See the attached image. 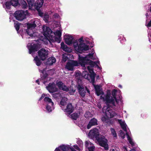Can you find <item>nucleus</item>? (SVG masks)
<instances>
[{"label": "nucleus", "instance_id": "f257e3e1", "mask_svg": "<svg viewBox=\"0 0 151 151\" xmlns=\"http://www.w3.org/2000/svg\"><path fill=\"white\" fill-rule=\"evenodd\" d=\"M94 53L89 54L88 55L85 57H82L80 55H78V59L79 62L76 61L71 60L68 62L65 66V68L69 70H73L74 69V67L77 66L80 64L83 68L84 69H86V68L91 73L90 75L86 71H83L82 73V76L85 79L88 80H90L89 78H91L90 82L93 84L94 83L95 73L93 72V67L96 65L98 68H99V67L98 66L97 64L99 63V61L97 62H93L88 58H89L92 60L95 59L93 57Z\"/></svg>", "mask_w": 151, "mask_h": 151}, {"label": "nucleus", "instance_id": "f03ea898", "mask_svg": "<svg viewBox=\"0 0 151 151\" xmlns=\"http://www.w3.org/2000/svg\"><path fill=\"white\" fill-rule=\"evenodd\" d=\"M96 93L97 96L101 95L100 99L103 100L107 105H111L115 106V102L118 103V101L116 98L117 91L114 89L112 91V96H111L110 92H108L106 94H104V93L100 88V86L98 85H94Z\"/></svg>", "mask_w": 151, "mask_h": 151}, {"label": "nucleus", "instance_id": "7ed1b4c3", "mask_svg": "<svg viewBox=\"0 0 151 151\" xmlns=\"http://www.w3.org/2000/svg\"><path fill=\"white\" fill-rule=\"evenodd\" d=\"M42 29L43 34L47 38V41L48 40L50 43L55 42L60 43L61 36V30H57L55 32L53 33L50 29L46 26H43Z\"/></svg>", "mask_w": 151, "mask_h": 151}, {"label": "nucleus", "instance_id": "20e7f679", "mask_svg": "<svg viewBox=\"0 0 151 151\" xmlns=\"http://www.w3.org/2000/svg\"><path fill=\"white\" fill-rule=\"evenodd\" d=\"M88 136L91 139L95 138L100 145L103 147L105 150H108L107 139L103 136H100L99 131L98 129L94 128L91 130L88 133Z\"/></svg>", "mask_w": 151, "mask_h": 151}, {"label": "nucleus", "instance_id": "39448f33", "mask_svg": "<svg viewBox=\"0 0 151 151\" xmlns=\"http://www.w3.org/2000/svg\"><path fill=\"white\" fill-rule=\"evenodd\" d=\"M83 40V37H81L78 40H75L73 43V46L77 52L79 53H81L83 50H88L89 49L88 45L82 42Z\"/></svg>", "mask_w": 151, "mask_h": 151}, {"label": "nucleus", "instance_id": "423d86ee", "mask_svg": "<svg viewBox=\"0 0 151 151\" xmlns=\"http://www.w3.org/2000/svg\"><path fill=\"white\" fill-rule=\"evenodd\" d=\"M118 122L124 131L126 132V134L129 143L132 145L134 146V143L132 141V139L129 136V132H127V125L125 124L124 121L122 119H118Z\"/></svg>", "mask_w": 151, "mask_h": 151}, {"label": "nucleus", "instance_id": "0eeeda50", "mask_svg": "<svg viewBox=\"0 0 151 151\" xmlns=\"http://www.w3.org/2000/svg\"><path fill=\"white\" fill-rule=\"evenodd\" d=\"M38 21H33V23L28 24H27V29L26 32L27 34L31 37H34L36 35V32H34L33 30L37 26V22Z\"/></svg>", "mask_w": 151, "mask_h": 151}, {"label": "nucleus", "instance_id": "6e6552de", "mask_svg": "<svg viewBox=\"0 0 151 151\" xmlns=\"http://www.w3.org/2000/svg\"><path fill=\"white\" fill-rule=\"evenodd\" d=\"M103 112H105V115L107 118H111L116 115V113L109 107H104L103 109Z\"/></svg>", "mask_w": 151, "mask_h": 151}, {"label": "nucleus", "instance_id": "1a4fd4ad", "mask_svg": "<svg viewBox=\"0 0 151 151\" xmlns=\"http://www.w3.org/2000/svg\"><path fill=\"white\" fill-rule=\"evenodd\" d=\"M44 101L47 103L46 106V109L48 112L52 111V109H54V103L52 101L51 99L48 97H45L44 98Z\"/></svg>", "mask_w": 151, "mask_h": 151}, {"label": "nucleus", "instance_id": "9d476101", "mask_svg": "<svg viewBox=\"0 0 151 151\" xmlns=\"http://www.w3.org/2000/svg\"><path fill=\"white\" fill-rule=\"evenodd\" d=\"M25 13L24 11H17L14 14V16L17 19L22 21L25 17L26 14Z\"/></svg>", "mask_w": 151, "mask_h": 151}, {"label": "nucleus", "instance_id": "9b49d317", "mask_svg": "<svg viewBox=\"0 0 151 151\" xmlns=\"http://www.w3.org/2000/svg\"><path fill=\"white\" fill-rule=\"evenodd\" d=\"M70 150L71 151H75L74 148L73 147H70L69 145H62L56 148L54 151H68Z\"/></svg>", "mask_w": 151, "mask_h": 151}, {"label": "nucleus", "instance_id": "f8f14e48", "mask_svg": "<svg viewBox=\"0 0 151 151\" xmlns=\"http://www.w3.org/2000/svg\"><path fill=\"white\" fill-rule=\"evenodd\" d=\"M29 50V53L30 54H33L36 51H37L38 49V46L36 44H33L29 43L27 46Z\"/></svg>", "mask_w": 151, "mask_h": 151}, {"label": "nucleus", "instance_id": "ddd939ff", "mask_svg": "<svg viewBox=\"0 0 151 151\" xmlns=\"http://www.w3.org/2000/svg\"><path fill=\"white\" fill-rule=\"evenodd\" d=\"M38 54L40 59L43 60L47 57L48 51L42 48L38 51Z\"/></svg>", "mask_w": 151, "mask_h": 151}, {"label": "nucleus", "instance_id": "4468645a", "mask_svg": "<svg viewBox=\"0 0 151 151\" xmlns=\"http://www.w3.org/2000/svg\"><path fill=\"white\" fill-rule=\"evenodd\" d=\"M78 89L79 94L82 97H83L85 96L86 91H87L88 93L89 92V91L87 90L86 88L85 87L84 88L83 86L82 85H78Z\"/></svg>", "mask_w": 151, "mask_h": 151}, {"label": "nucleus", "instance_id": "2eb2a0df", "mask_svg": "<svg viewBox=\"0 0 151 151\" xmlns=\"http://www.w3.org/2000/svg\"><path fill=\"white\" fill-rule=\"evenodd\" d=\"M47 89L50 93H53L57 91L58 89L56 87L54 83H50L48 86L46 87Z\"/></svg>", "mask_w": 151, "mask_h": 151}, {"label": "nucleus", "instance_id": "dca6fc26", "mask_svg": "<svg viewBox=\"0 0 151 151\" xmlns=\"http://www.w3.org/2000/svg\"><path fill=\"white\" fill-rule=\"evenodd\" d=\"M76 143L78 145L79 147L76 145H74L73 146V148L75 150V151H76L75 149L78 151L82 150L83 146V143L82 140L78 138L77 139Z\"/></svg>", "mask_w": 151, "mask_h": 151}, {"label": "nucleus", "instance_id": "f3484780", "mask_svg": "<svg viewBox=\"0 0 151 151\" xmlns=\"http://www.w3.org/2000/svg\"><path fill=\"white\" fill-rule=\"evenodd\" d=\"M56 85L60 89L64 91H69L70 89H71V88L67 87L66 86L63 84V82L60 81H57L56 82Z\"/></svg>", "mask_w": 151, "mask_h": 151}, {"label": "nucleus", "instance_id": "a211bd4d", "mask_svg": "<svg viewBox=\"0 0 151 151\" xmlns=\"http://www.w3.org/2000/svg\"><path fill=\"white\" fill-rule=\"evenodd\" d=\"M85 145L86 148L88 149L89 151H93L95 148L93 144L89 141L85 142Z\"/></svg>", "mask_w": 151, "mask_h": 151}, {"label": "nucleus", "instance_id": "6ab92c4d", "mask_svg": "<svg viewBox=\"0 0 151 151\" xmlns=\"http://www.w3.org/2000/svg\"><path fill=\"white\" fill-rule=\"evenodd\" d=\"M97 125V120L95 118L92 119L87 126L88 129H90L92 126Z\"/></svg>", "mask_w": 151, "mask_h": 151}, {"label": "nucleus", "instance_id": "aec40b11", "mask_svg": "<svg viewBox=\"0 0 151 151\" xmlns=\"http://www.w3.org/2000/svg\"><path fill=\"white\" fill-rule=\"evenodd\" d=\"M64 111L65 112L68 113V114H70L72 113L73 110V107L71 104H68L66 106V109H64Z\"/></svg>", "mask_w": 151, "mask_h": 151}, {"label": "nucleus", "instance_id": "412c9836", "mask_svg": "<svg viewBox=\"0 0 151 151\" xmlns=\"http://www.w3.org/2000/svg\"><path fill=\"white\" fill-rule=\"evenodd\" d=\"M64 37L65 42L67 44L70 45L72 43L73 40V37L70 35H66Z\"/></svg>", "mask_w": 151, "mask_h": 151}, {"label": "nucleus", "instance_id": "4be33fe9", "mask_svg": "<svg viewBox=\"0 0 151 151\" xmlns=\"http://www.w3.org/2000/svg\"><path fill=\"white\" fill-rule=\"evenodd\" d=\"M43 3V0H37V3H35L34 5V8L38 10L41 7Z\"/></svg>", "mask_w": 151, "mask_h": 151}, {"label": "nucleus", "instance_id": "5701e85b", "mask_svg": "<svg viewBox=\"0 0 151 151\" xmlns=\"http://www.w3.org/2000/svg\"><path fill=\"white\" fill-rule=\"evenodd\" d=\"M56 60L54 57L49 58L46 62V63L48 65H52L56 62Z\"/></svg>", "mask_w": 151, "mask_h": 151}, {"label": "nucleus", "instance_id": "b1692460", "mask_svg": "<svg viewBox=\"0 0 151 151\" xmlns=\"http://www.w3.org/2000/svg\"><path fill=\"white\" fill-rule=\"evenodd\" d=\"M80 115V112L78 111L77 113H75L70 115V117L73 119L76 120L79 117Z\"/></svg>", "mask_w": 151, "mask_h": 151}, {"label": "nucleus", "instance_id": "393cba45", "mask_svg": "<svg viewBox=\"0 0 151 151\" xmlns=\"http://www.w3.org/2000/svg\"><path fill=\"white\" fill-rule=\"evenodd\" d=\"M67 99L66 98L64 97L62 98L60 102V106L62 108L63 110V106L67 104Z\"/></svg>", "mask_w": 151, "mask_h": 151}, {"label": "nucleus", "instance_id": "a878e982", "mask_svg": "<svg viewBox=\"0 0 151 151\" xmlns=\"http://www.w3.org/2000/svg\"><path fill=\"white\" fill-rule=\"evenodd\" d=\"M3 6L5 8L6 12L8 13L9 12V1L6 2L3 5Z\"/></svg>", "mask_w": 151, "mask_h": 151}, {"label": "nucleus", "instance_id": "bb28decb", "mask_svg": "<svg viewBox=\"0 0 151 151\" xmlns=\"http://www.w3.org/2000/svg\"><path fill=\"white\" fill-rule=\"evenodd\" d=\"M28 3L29 5V9H32V7H34V0H27Z\"/></svg>", "mask_w": 151, "mask_h": 151}, {"label": "nucleus", "instance_id": "cd10ccee", "mask_svg": "<svg viewBox=\"0 0 151 151\" xmlns=\"http://www.w3.org/2000/svg\"><path fill=\"white\" fill-rule=\"evenodd\" d=\"M61 47L65 51L67 52H69V49L68 47H67V45H64V43L63 42H62L61 43Z\"/></svg>", "mask_w": 151, "mask_h": 151}, {"label": "nucleus", "instance_id": "c85d7f7f", "mask_svg": "<svg viewBox=\"0 0 151 151\" xmlns=\"http://www.w3.org/2000/svg\"><path fill=\"white\" fill-rule=\"evenodd\" d=\"M19 4L18 1L16 0H12L10 1V4L13 6H17Z\"/></svg>", "mask_w": 151, "mask_h": 151}, {"label": "nucleus", "instance_id": "c756f323", "mask_svg": "<svg viewBox=\"0 0 151 151\" xmlns=\"http://www.w3.org/2000/svg\"><path fill=\"white\" fill-rule=\"evenodd\" d=\"M34 60L35 61L36 64L37 66L40 65L41 63L40 60L39 59L37 56H36L34 59Z\"/></svg>", "mask_w": 151, "mask_h": 151}, {"label": "nucleus", "instance_id": "7c9ffc66", "mask_svg": "<svg viewBox=\"0 0 151 151\" xmlns=\"http://www.w3.org/2000/svg\"><path fill=\"white\" fill-rule=\"evenodd\" d=\"M110 129L112 135L114 138H116L117 137V134L115 129L112 128H111Z\"/></svg>", "mask_w": 151, "mask_h": 151}, {"label": "nucleus", "instance_id": "2f4dec72", "mask_svg": "<svg viewBox=\"0 0 151 151\" xmlns=\"http://www.w3.org/2000/svg\"><path fill=\"white\" fill-rule=\"evenodd\" d=\"M14 27H15L16 30L18 31L19 29L20 24L17 22H14Z\"/></svg>", "mask_w": 151, "mask_h": 151}, {"label": "nucleus", "instance_id": "473e14b6", "mask_svg": "<svg viewBox=\"0 0 151 151\" xmlns=\"http://www.w3.org/2000/svg\"><path fill=\"white\" fill-rule=\"evenodd\" d=\"M85 117L86 118H89L91 117V114L89 111H86L84 114Z\"/></svg>", "mask_w": 151, "mask_h": 151}, {"label": "nucleus", "instance_id": "72a5a7b5", "mask_svg": "<svg viewBox=\"0 0 151 151\" xmlns=\"http://www.w3.org/2000/svg\"><path fill=\"white\" fill-rule=\"evenodd\" d=\"M60 94L59 93H54L52 94V96L55 99L58 98L60 97Z\"/></svg>", "mask_w": 151, "mask_h": 151}, {"label": "nucleus", "instance_id": "f704fd0d", "mask_svg": "<svg viewBox=\"0 0 151 151\" xmlns=\"http://www.w3.org/2000/svg\"><path fill=\"white\" fill-rule=\"evenodd\" d=\"M120 133H119V136L122 138L124 139L125 136V135L124 132H123L122 131L120 130L119 131Z\"/></svg>", "mask_w": 151, "mask_h": 151}, {"label": "nucleus", "instance_id": "c9c22d12", "mask_svg": "<svg viewBox=\"0 0 151 151\" xmlns=\"http://www.w3.org/2000/svg\"><path fill=\"white\" fill-rule=\"evenodd\" d=\"M139 148H134L132 149H131L129 150V151H139Z\"/></svg>", "mask_w": 151, "mask_h": 151}, {"label": "nucleus", "instance_id": "e433bc0d", "mask_svg": "<svg viewBox=\"0 0 151 151\" xmlns=\"http://www.w3.org/2000/svg\"><path fill=\"white\" fill-rule=\"evenodd\" d=\"M80 76H81V73L80 72L76 73V75H75V76L76 77H78L79 76V78H80Z\"/></svg>", "mask_w": 151, "mask_h": 151}, {"label": "nucleus", "instance_id": "4c0bfd02", "mask_svg": "<svg viewBox=\"0 0 151 151\" xmlns=\"http://www.w3.org/2000/svg\"><path fill=\"white\" fill-rule=\"evenodd\" d=\"M68 58L67 57L63 55V60L64 62H65L67 60Z\"/></svg>", "mask_w": 151, "mask_h": 151}, {"label": "nucleus", "instance_id": "58836bf2", "mask_svg": "<svg viewBox=\"0 0 151 151\" xmlns=\"http://www.w3.org/2000/svg\"><path fill=\"white\" fill-rule=\"evenodd\" d=\"M44 17L46 19V20L47 21L48 19L49 18V15L47 14H45L44 15Z\"/></svg>", "mask_w": 151, "mask_h": 151}, {"label": "nucleus", "instance_id": "ea45409f", "mask_svg": "<svg viewBox=\"0 0 151 151\" xmlns=\"http://www.w3.org/2000/svg\"><path fill=\"white\" fill-rule=\"evenodd\" d=\"M22 3H23V4L24 5V7L25 8H27V4L24 1H23Z\"/></svg>", "mask_w": 151, "mask_h": 151}, {"label": "nucleus", "instance_id": "a19ab883", "mask_svg": "<svg viewBox=\"0 0 151 151\" xmlns=\"http://www.w3.org/2000/svg\"><path fill=\"white\" fill-rule=\"evenodd\" d=\"M45 96V95L44 94H42L41 97L39 99V101H40L42 100V99L44 98Z\"/></svg>", "mask_w": 151, "mask_h": 151}, {"label": "nucleus", "instance_id": "79ce46f5", "mask_svg": "<svg viewBox=\"0 0 151 151\" xmlns=\"http://www.w3.org/2000/svg\"><path fill=\"white\" fill-rule=\"evenodd\" d=\"M106 118L104 117H103L101 118V120L105 122L106 120Z\"/></svg>", "mask_w": 151, "mask_h": 151}, {"label": "nucleus", "instance_id": "37998d69", "mask_svg": "<svg viewBox=\"0 0 151 151\" xmlns=\"http://www.w3.org/2000/svg\"><path fill=\"white\" fill-rule=\"evenodd\" d=\"M146 26L147 27H151V20L149 22Z\"/></svg>", "mask_w": 151, "mask_h": 151}, {"label": "nucleus", "instance_id": "c03bdc74", "mask_svg": "<svg viewBox=\"0 0 151 151\" xmlns=\"http://www.w3.org/2000/svg\"><path fill=\"white\" fill-rule=\"evenodd\" d=\"M124 150H126V151H127L128 150L126 147H124Z\"/></svg>", "mask_w": 151, "mask_h": 151}, {"label": "nucleus", "instance_id": "a18cd8bd", "mask_svg": "<svg viewBox=\"0 0 151 151\" xmlns=\"http://www.w3.org/2000/svg\"><path fill=\"white\" fill-rule=\"evenodd\" d=\"M36 82L37 83H38V84H39V80H37L36 81Z\"/></svg>", "mask_w": 151, "mask_h": 151}, {"label": "nucleus", "instance_id": "49530a36", "mask_svg": "<svg viewBox=\"0 0 151 151\" xmlns=\"http://www.w3.org/2000/svg\"><path fill=\"white\" fill-rule=\"evenodd\" d=\"M75 91V90H73V89H72V91L70 92H73V93H74V92Z\"/></svg>", "mask_w": 151, "mask_h": 151}, {"label": "nucleus", "instance_id": "de8ad7c7", "mask_svg": "<svg viewBox=\"0 0 151 151\" xmlns=\"http://www.w3.org/2000/svg\"><path fill=\"white\" fill-rule=\"evenodd\" d=\"M150 12H151V6L149 8Z\"/></svg>", "mask_w": 151, "mask_h": 151}, {"label": "nucleus", "instance_id": "09e8293b", "mask_svg": "<svg viewBox=\"0 0 151 151\" xmlns=\"http://www.w3.org/2000/svg\"><path fill=\"white\" fill-rule=\"evenodd\" d=\"M119 88H122V85H119Z\"/></svg>", "mask_w": 151, "mask_h": 151}, {"label": "nucleus", "instance_id": "8fccbe9b", "mask_svg": "<svg viewBox=\"0 0 151 151\" xmlns=\"http://www.w3.org/2000/svg\"><path fill=\"white\" fill-rule=\"evenodd\" d=\"M46 82V81H44V84H45Z\"/></svg>", "mask_w": 151, "mask_h": 151}, {"label": "nucleus", "instance_id": "3c124183", "mask_svg": "<svg viewBox=\"0 0 151 151\" xmlns=\"http://www.w3.org/2000/svg\"><path fill=\"white\" fill-rule=\"evenodd\" d=\"M146 16H147V13L146 14Z\"/></svg>", "mask_w": 151, "mask_h": 151}, {"label": "nucleus", "instance_id": "603ef678", "mask_svg": "<svg viewBox=\"0 0 151 151\" xmlns=\"http://www.w3.org/2000/svg\"><path fill=\"white\" fill-rule=\"evenodd\" d=\"M112 151H114V149H113V150H112Z\"/></svg>", "mask_w": 151, "mask_h": 151}, {"label": "nucleus", "instance_id": "864d4df0", "mask_svg": "<svg viewBox=\"0 0 151 151\" xmlns=\"http://www.w3.org/2000/svg\"><path fill=\"white\" fill-rule=\"evenodd\" d=\"M46 76H45V78H46Z\"/></svg>", "mask_w": 151, "mask_h": 151}, {"label": "nucleus", "instance_id": "5fc2aeb1", "mask_svg": "<svg viewBox=\"0 0 151 151\" xmlns=\"http://www.w3.org/2000/svg\"><path fill=\"white\" fill-rule=\"evenodd\" d=\"M149 41H150V40H149Z\"/></svg>", "mask_w": 151, "mask_h": 151}, {"label": "nucleus", "instance_id": "6e6d98bb", "mask_svg": "<svg viewBox=\"0 0 151 151\" xmlns=\"http://www.w3.org/2000/svg\"><path fill=\"white\" fill-rule=\"evenodd\" d=\"M124 40H125V39H124Z\"/></svg>", "mask_w": 151, "mask_h": 151}]
</instances>
